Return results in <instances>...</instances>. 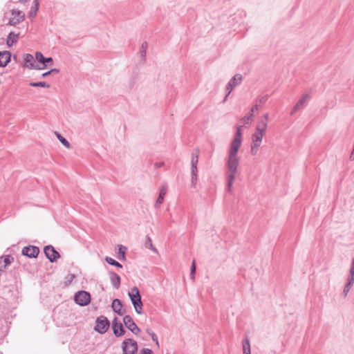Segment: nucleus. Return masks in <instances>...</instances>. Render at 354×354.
Segmentation results:
<instances>
[{
	"instance_id": "nucleus-6",
	"label": "nucleus",
	"mask_w": 354,
	"mask_h": 354,
	"mask_svg": "<svg viewBox=\"0 0 354 354\" xmlns=\"http://www.w3.org/2000/svg\"><path fill=\"white\" fill-rule=\"evenodd\" d=\"M75 301L80 306H86L90 303L91 295L86 291H79L75 295Z\"/></svg>"
},
{
	"instance_id": "nucleus-24",
	"label": "nucleus",
	"mask_w": 354,
	"mask_h": 354,
	"mask_svg": "<svg viewBox=\"0 0 354 354\" xmlns=\"http://www.w3.org/2000/svg\"><path fill=\"white\" fill-rule=\"evenodd\" d=\"M106 261L108 263L111 264V265H113V266H117V267H119V268L122 267V265L120 263H118V261H115L114 259H113L111 257H106Z\"/></svg>"
},
{
	"instance_id": "nucleus-7",
	"label": "nucleus",
	"mask_w": 354,
	"mask_h": 354,
	"mask_svg": "<svg viewBox=\"0 0 354 354\" xmlns=\"http://www.w3.org/2000/svg\"><path fill=\"white\" fill-rule=\"evenodd\" d=\"M109 322L106 317L100 316L96 320L95 330L100 333H104L109 329Z\"/></svg>"
},
{
	"instance_id": "nucleus-23",
	"label": "nucleus",
	"mask_w": 354,
	"mask_h": 354,
	"mask_svg": "<svg viewBox=\"0 0 354 354\" xmlns=\"http://www.w3.org/2000/svg\"><path fill=\"white\" fill-rule=\"evenodd\" d=\"M353 283H354V281H351V279H348V282L344 289V293L345 296H346L348 292L350 291V289H351L352 285L353 284Z\"/></svg>"
},
{
	"instance_id": "nucleus-9",
	"label": "nucleus",
	"mask_w": 354,
	"mask_h": 354,
	"mask_svg": "<svg viewBox=\"0 0 354 354\" xmlns=\"http://www.w3.org/2000/svg\"><path fill=\"white\" fill-rule=\"evenodd\" d=\"M123 322L125 326L129 329L135 335H138L140 332V329L137 326L133 319L129 315H126L123 318Z\"/></svg>"
},
{
	"instance_id": "nucleus-12",
	"label": "nucleus",
	"mask_w": 354,
	"mask_h": 354,
	"mask_svg": "<svg viewBox=\"0 0 354 354\" xmlns=\"http://www.w3.org/2000/svg\"><path fill=\"white\" fill-rule=\"evenodd\" d=\"M24 67L30 70L39 68L35 66V59L31 54H26L24 57Z\"/></svg>"
},
{
	"instance_id": "nucleus-18",
	"label": "nucleus",
	"mask_w": 354,
	"mask_h": 354,
	"mask_svg": "<svg viewBox=\"0 0 354 354\" xmlns=\"http://www.w3.org/2000/svg\"><path fill=\"white\" fill-rule=\"evenodd\" d=\"M167 192V186L164 185L162 187L160 191V194H159V196L156 201V205H160V204H162V203L164 201V198H165V196L166 195Z\"/></svg>"
},
{
	"instance_id": "nucleus-4",
	"label": "nucleus",
	"mask_w": 354,
	"mask_h": 354,
	"mask_svg": "<svg viewBox=\"0 0 354 354\" xmlns=\"http://www.w3.org/2000/svg\"><path fill=\"white\" fill-rule=\"evenodd\" d=\"M35 61L37 62L35 66L39 67V68H36V70H42L48 66H51L53 64V59L51 57H44L40 52L36 53Z\"/></svg>"
},
{
	"instance_id": "nucleus-8",
	"label": "nucleus",
	"mask_w": 354,
	"mask_h": 354,
	"mask_svg": "<svg viewBox=\"0 0 354 354\" xmlns=\"http://www.w3.org/2000/svg\"><path fill=\"white\" fill-rule=\"evenodd\" d=\"M25 19V14L17 10H12L8 24L10 26H16L17 24L24 21Z\"/></svg>"
},
{
	"instance_id": "nucleus-27",
	"label": "nucleus",
	"mask_w": 354,
	"mask_h": 354,
	"mask_svg": "<svg viewBox=\"0 0 354 354\" xmlns=\"http://www.w3.org/2000/svg\"><path fill=\"white\" fill-rule=\"evenodd\" d=\"M198 162V156L196 155L194 158H192V172L194 173L196 171V164Z\"/></svg>"
},
{
	"instance_id": "nucleus-33",
	"label": "nucleus",
	"mask_w": 354,
	"mask_h": 354,
	"mask_svg": "<svg viewBox=\"0 0 354 354\" xmlns=\"http://www.w3.org/2000/svg\"><path fill=\"white\" fill-rule=\"evenodd\" d=\"M55 69H53L50 71H48V72H46L42 74V77H46L47 75H48L51 72L53 71H55Z\"/></svg>"
},
{
	"instance_id": "nucleus-15",
	"label": "nucleus",
	"mask_w": 354,
	"mask_h": 354,
	"mask_svg": "<svg viewBox=\"0 0 354 354\" xmlns=\"http://www.w3.org/2000/svg\"><path fill=\"white\" fill-rule=\"evenodd\" d=\"M10 57L9 51L0 52V66H6L10 62Z\"/></svg>"
},
{
	"instance_id": "nucleus-32",
	"label": "nucleus",
	"mask_w": 354,
	"mask_h": 354,
	"mask_svg": "<svg viewBox=\"0 0 354 354\" xmlns=\"http://www.w3.org/2000/svg\"><path fill=\"white\" fill-rule=\"evenodd\" d=\"M141 354H152V351L149 348L143 349Z\"/></svg>"
},
{
	"instance_id": "nucleus-2",
	"label": "nucleus",
	"mask_w": 354,
	"mask_h": 354,
	"mask_svg": "<svg viewBox=\"0 0 354 354\" xmlns=\"http://www.w3.org/2000/svg\"><path fill=\"white\" fill-rule=\"evenodd\" d=\"M269 122V114H264L259 120L255 131L252 135L250 153L252 156L258 153L259 147L262 143L263 138L266 134Z\"/></svg>"
},
{
	"instance_id": "nucleus-11",
	"label": "nucleus",
	"mask_w": 354,
	"mask_h": 354,
	"mask_svg": "<svg viewBox=\"0 0 354 354\" xmlns=\"http://www.w3.org/2000/svg\"><path fill=\"white\" fill-rule=\"evenodd\" d=\"M112 328L113 334L116 337L122 336L124 334V329L123 326L120 322L118 319V318H115L112 322Z\"/></svg>"
},
{
	"instance_id": "nucleus-3",
	"label": "nucleus",
	"mask_w": 354,
	"mask_h": 354,
	"mask_svg": "<svg viewBox=\"0 0 354 354\" xmlns=\"http://www.w3.org/2000/svg\"><path fill=\"white\" fill-rule=\"evenodd\" d=\"M129 297L133 305L135 311L138 314L142 313V302L141 301V297L138 288L133 287L129 292Z\"/></svg>"
},
{
	"instance_id": "nucleus-20",
	"label": "nucleus",
	"mask_w": 354,
	"mask_h": 354,
	"mask_svg": "<svg viewBox=\"0 0 354 354\" xmlns=\"http://www.w3.org/2000/svg\"><path fill=\"white\" fill-rule=\"evenodd\" d=\"M308 98V96L307 95H304L294 107V111H296L297 110L299 109L303 106L304 102L307 101Z\"/></svg>"
},
{
	"instance_id": "nucleus-25",
	"label": "nucleus",
	"mask_w": 354,
	"mask_h": 354,
	"mask_svg": "<svg viewBox=\"0 0 354 354\" xmlns=\"http://www.w3.org/2000/svg\"><path fill=\"white\" fill-rule=\"evenodd\" d=\"M30 85L31 86H34V87H46V88H48L49 87V85L47 84L46 82H36V83H34V82H32L30 84Z\"/></svg>"
},
{
	"instance_id": "nucleus-36",
	"label": "nucleus",
	"mask_w": 354,
	"mask_h": 354,
	"mask_svg": "<svg viewBox=\"0 0 354 354\" xmlns=\"http://www.w3.org/2000/svg\"><path fill=\"white\" fill-rule=\"evenodd\" d=\"M351 266L354 268V258L352 260Z\"/></svg>"
},
{
	"instance_id": "nucleus-14",
	"label": "nucleus",
	"mask_w": 354,
	"mask_h": 354,
	"mask_svg": "<svg viewBox=\"0 0 354 354\" xmlns=\"http://www.w3.org/2000/svg\"><path fill=\"white\" fill-rule=\"evenodd\" d=\"M242 81V76L239 74H237L233 77V78L230 81L227 90L228 91L227 95H229L231 91L234 89V88L239 85Z\"/></svg>"
},
{
	"instance_id": "nucleus-35",
	"label": "nucleus",
	"mask_w": 354,
	"mask_h": 354,
	"mask_svg": "<svg viewBox=\"0 0 354 354\" xmlns=\"http://www.w3.org/2000/svg\"><path fill=\"white\" fill-rule=\"evenodd\" d=\"M20 2L23 3H25L26 2H27L28 0H19Z\"/></svg>"
},
{
	"instance_id": "nucleus-28",
	"label": "nucleus",
	"mask_w": 354,
	"mask_h": 354,
	"mask_svg": "<svg viewBox=\"0 0 354 354\" xmlns=\"http://www.w3.org/2000/svg\"><path fill=\"white\" fill-rule=\"evenodd\" d=\"M127 248L122 245H120L118 249V254L122 256V259H124L125 252Z\"/></svg>"
},
{
	"instance_id": "nucleus-30",
	"label": "nucleus",
	"mask_w": 354,
	"mask_h": 354,
	"mask_svg": "<svg viewBox=\"0 0 354 354\" xmlns=\"http://www.w3.org/2000/svg\"><path fill=\"white\" fill-rule=\"evenodd\" d=\"M348 279H351V281H354V268L352 266L350 269V276Z\"/></svg>"
},
{
	"instance_id": "nucleus-31",
	"label": "nucleus",
	"mask_w": 354,
	"mask_h": 354,
	"mask_svg": "<svg viewBox=\"0 0 354 354\" xmlns=\"http://www.w3.org/2000/svg\"><path fill=\"white\" fill-rule=\"evenodd\" d=\"M37 3H36V5H35V11H30V13H29V17H34L35 15H36V12H37Z\"/></svg>"
},
{
	"instance_id": "nucleus-26",
	"label": "nucleus",
	"mask_w": 354,
	"mask_h": 354,
	"mask_svg": "<svg viewBox=\"0 0 354 354\" xmlns=\"http://www.w3.org/2000/svg\"><path fill=\"white\" fill-rule=\"evenodd\" d=\"M195 272H196V261L193 260L192 266H191V277L194 280L195 278Z\"/></svg>"
},
{
	"instance_id": "nucleus-19",
	"label": "nucleus",
	"mask_w": 354,
	"mask_h": 354,
	"mask_svg": "<svg viewBox=\"0 0 354 354\" xmlns=\"http://www.w3.org/2000/svg\"><path fill=\"white\" fill-rule=\"evenodd\" d=\"M254 109H257V106H256L251 110V113L248 114V115L245 116L242 118L241 122L246 124H250L252 121V117H253V111Z\"/></svg>"
},
{
	"instance_id": "nucleus-34",
	"label": "nucleus",
	"mask_w": 354,
	"mask_h": 354,
	"mask_svg": "<svg viewBox=\"0 0 354 354\" xmlns=\"http://www.w3.org/2000/svg\"><path fill=\"white\" fill-rule=\"evenodd\" d=\"M152 338H153V341H156V344L158 346V342L157 337L155 336V335H153Z\"/></svg>"
},
{
	"instance_id": "nucleus-17",
	"label": "nucleus",
	"mask_w": 354,
	"mask_h": 354,
	"mask_svg": "<svg viewBox=\"0 0 354 354\" xmlns=\"http://www.w3.org/2000/svg\"><path fill=\"white\" fill-rule=\"evenodd\" d=\"M18 38H19V34H15L12 32H10L7 37V40H6L7 46L8 47H11L12 46H13L15 44L17 43Z\"/></svg>"
},
{
	"instance_id": "nucleus-29",
	"label": "nucleus",
	"mask_w": 354,
	"mask_h": 354,
	"mask_svg": "<svg viewBox=\"0 0 354 354\" xmlns=\"http://www.w3.org/2000/svg\"><path fill=\"white\" fill-rule=\"evenodd\" d=\"M120 283V278L118 275H115V279L113 280L114 286L118 288Z\"/></svg>"
},
{
	"instance_id": "nucleus-22",
	"label": "nucleus",
	"mask_w": 354,
	"mask_h": 354,
	"mask_svg": "<svg viewBox=\"0 0 354 354\" xmlns=\"http://www.w3.org/2000/svg\"><path fill=\"white\" fill-rule=\"evenodd\" d=\"M243 351L244 354H250V344L248 339L243 342Z\"/></svg>"
},
{
	"instance_id": "nucleus-21",
	"label": "nucleus",
	"mask_w": 354,
	"mask_h": 354,
	"mask_svg": "<svg viewBox=\"0 0 354 354\" xmlns=\"http://www.w3.org/2000/svg\"><path fill=\"white\" fill-rule=\"evenodd\" d=\"M56 137L60 141V142L66 148L69 149L71 147L69 142L62 137L59 133L55 132Z\"/></svg>"
},
{
	"instance_id": "nucleus-1",
	"label": "nucleus",
	"mask_w": 354,
	"mask_h": 354,
	"mask_svg": "<svg viewBox=\"0 0 354 354\" xmlns=\"http://www.w3.org/2000/svg\"><path fill=\"white\" fill-rule=\"evenodd\" d=\"M242 143L241 126L236 128L235 136L230 142L227 160V178L229 188L231 187L236 178L240 158L238 152Z\"/></svg>"
},
{
	"instance_id": "nucleus-13",
	"label": "nucleus",
	"mask_w": 354,
	"mask_h": 354,
	"mask_svg": "<svg viewBox=\"0 0 354 354\" xmlns=\"http://www.w3.org/2000/svg\"><path fill=\"white\" fill-rule=\"evenodd\" d=\"M39 252V250L37 247L33 245H29L24 247L22 250V254L25 256L31 258H35L37 257Z\"/></svg>"
},
{
	"instance_id": "nucleus-16",
	"label": "nucleus",
	"mask_w": 354,
	"mask_h": 354,
	"mask_svg": "<svg viewBox=\"0 0 354 354\" xmlns=\"http://www.w3.org/2000/svg\"><path fill=\"white\" fill-rule=\"evenodd\" d=\"M111 306L113 310L118 315H122L124 313V310L123 309L121 301L119 299H114L112 302Z\"/></svg>"
},
{
	"instance_id": "nucleus-5",
	"label": "nucleus",
	"mask_w": 354,
	"mask_h": 354,
	"mask_svg": "<svg viewBox=\"0 0 354 354\" xmlns=\"http://www.w3.org/2000/svg\"><path fill=\"white\" fill-rule=\"evenodd\" d=\"M124 354H136L138 350L137 343L132 339H127L122 343Z\"/></svg>"
},
{
	"instance_id": "nucleus-10",
	"label": "nucleus",
	"mask_w": 354,
	"mask_h": 354,
	"mask_svg": "<svg viewBox=\"0 0 354 354\" xmlns=\"http://www.w3.org/2000/svg\"><path fill=\"white\" fill-rule=\"evenodd\" d=\"M44 251L47 259L50 262L57 261L60 257L59 252L52 245L46 246Z\"/></svg>"
}]
</instances>
